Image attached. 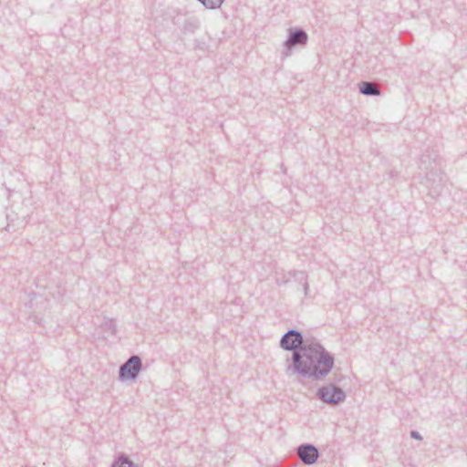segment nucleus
Returning <instances> with one entry per match:
<instances>
[{"instance_id":"f257e3e1","label":"nucleus","mask_w":467,"mask_h":467,"mask_svg":"<svg viewBox=\"0 0 467 467\" xmlns=\"http://www.w3.org/2000/svg\"><path fill=\"white\" fill-rule=\"evenodd\" d=\"M295 368L297 371L317 378L328 373L333 367L330 356L320 346L303 348L294 355Z\"/></svg>"},{"instance_id":"f03ea898","label":"nucleus","mask_w":467,"mask_h":467,"mask_svg":"<svg viewBox=\"0 0 467 467\" xmlns=\"http://www.w3.org/2000/svg\"><path fill=\"white\" fill-rule=\"evenodd\" d=\"M140 368V360L138 357H132L120 368V376L123 379H134Z\"/></svg>"},{"instance_id":"7ed1b4c3","label":"nucleus","mask_w":467,"mask_h":467,"mask_svg":"<svg viewBox=\"0 0 467 467\" xmlns=\"http://www.w3.org/2000/svg\"><path fill=\"white\" fill-rule=\"evenodd\" d=\"M320 398L327 402L337 403L343 400L344 394L341 389L328 386L319 391Z\"/></svg>"},{"instance_id":"20e7f679","label":"nucleus","mask_w":467,"mask_h":467,"mask_svg":"<svg viewBox=\"0 0 467 467\" xmlns=\"http://www.w3.org/2000/svg\"><path fill=\"white\" fill-rule=\"evenodd\" d=\"M298 455L306 464H312L317 461L318 452L314 446L306 445L298 449Z\"/></svg>"},{"instance_id":"39448f33","label":"nucleus","mask_w":467,"mask_h":467,"mask_svg":"<svg viewBox=\"0 0 467 467\" xmlns=\"http://www.w3.org/2000/svg\"><path fill=\"white\" fill-rule=\"evenodd\" d=\"M302 338L299 333L290 331L281 340V345L285 349H293L300 346Z\"/></svg>"},{"instance_id":"423d86ee","label":"nucleus","mask_w":467,"mask_h":467,"mask_svg":"<svg viewBox=\"0 0 467 467\" xmlns=\"http://www.w3.org/2000/svg\"><path fill=\"white\" fill-rule=\"evenodd\" d=\"M360 91L363 94H367V95H368V94L378 95L379 93L374 85L368 83V82H362L360 84Z\"/></svg>"},{"instance_id":"0eeeda50","label":"nucleus","mask_w":467,"mask_h":467,"mask_svg":"<svg viewBox=\"0 0 467 467\" xmlns=\"http://www.w3.org/2000/svg\"><path fill=\"white\" fill-rule=\"evenodd\" d=\"M306 38H307L306 34L302 31H299V32L295 33L292 36L290 42H291V44H296V43L304 44V43H306Z\"/></svg>"},{"instance_id":"6e6552de","label":"nucleus","mask_w":467,"mask_h":467,"mask_svg":"<svg viewBox=\"0 0 467 467\" xmlns=\"http://www.w3.org/2000/svg\"><path fill=\"white\" fill-rule=\"evenodd\" d=\"M115 467H134L133 463L126 458H119Z\"/></svg>"},{"instance_id":"1a4fd4ad","label":"nucleus","mask_w":467,"mask_h":467,"mask_svg":"<svg viewBox=\"0 0 467 467\" xmlns=\"http://www.w3.org/2000/svg\"><path fill=\"white\" fill-rule=\"evenodd\" d=\"M412 436L415 437V438H419L418 434H415V433H412Z\"/></svg>"}]
</instances>
